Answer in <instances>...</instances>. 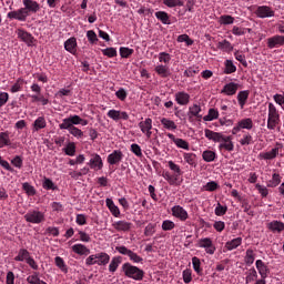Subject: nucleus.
<instances>
[{
	"mask_svg": "<svg viewBox=\"0 0 284 284\" xmlns=\"http://www.w3.org/2000/svg\"><path fill=\"white\" fill-rule=\"evenodd\" d=\"M30 257V252L26 248H21L18 255L14 257V261L23 262Z\"/></svg>",
	"mask_w": 284,
	"mask_h": 284,
	"instance_id": "79ce46f5",
	"label": "nucleus"
},
{
	"mask_svg": "<svg viewBox=\"0 0 284 284\" xmlns=\"http://www.w3.org/2000/svg\"><path fill=\"white\" fill-rule=\"evenodd\" d=\"M224 65V74H234V72H236V65H234V62H232V60H226Z\"/></svg>",
	"mask_w": 284,
	"mask_h": 284,
	"instance_id": "37998d69",
	"label": "nucleus"
},
{
	"mask_svg": "<svg viewBox=\"0 0 284 284\" xmlns=\"http://www.w3.org/2000/svg\"><path fill=\"white\" fill-rule=\"evenodd\" d=\"M220 23L221 26H232L234 23V17L227 14L221 16Z\"/></svg>",
	"mask_w": 284,
	"mask_h": 284,
	"instance_id": "5fc2aeb1",
	"label": "nucleus"
},
{
	"mask_svg": "<svg viewBox=\"0 0 284 284\" xmlns=\"http://www.w3.org/2000/svg\"><path fill=\"white\" fill-rule=\"evenodd\" d=\"M72 252H74V254H79V256H89L90 248L83 244H74L72 246Z\"/></svg>",
	"mask_w": 284,
	"mask_h": 284,
	"instance_id": "393cba45",
	"label": "nucleus"
},
{
	"mask_svg": "<svg viewBox=\"0 0 284 284\" xmlns=\"http://www.w3.org/2000/svg\"><path fill=\"white\" fill-rule=\"evenodd\" d=\"M48 125V122H45V118L39 116L33 122V132H39V130H43Z\"/></svg>",
	"mask_w": 284,
	"mask_h": 284,
	"instance_id": "7c9ffc66",
	"label": "nucleus"
},
{
	"mask_svg": "<svg viewBox=\"0 0 284 284\" xmlns=\"http://www.w3.org/2000/svg\"><path fill=\"white\" fill-rule=\"evenodd\" d=\"M217 49L222 50L223 52H232L234 50V47H232V43L227 40H223L217 43Z\"/></svg>",
	"mask_w": 284,
	"mask_h": 284,
	"instance_id": "c9c22d12",
	"label": "nucleus"
},
{
	"mask_svg": "<svg viewBox=\"0 0 284 284\" xmlns=\"http://www.w3.org/2000/svg\"><path fill=\"white\" fill-rule=\"evenodd\" d=\"M102 53L104 54V57H109V59H113V57H116V49L106 48L102 50Z\"/></svg>",
	"mask_w": 284,
	"mask_h": 284,
	"instance_id": "774afa93",
	"label": "nucleus"
},
{
	"mask_svg": "<svg viewBox=\"0 0 284 284\" xmlns=\"http://www.w3.org/2000/svg\"><path fill=\"white\" fill-rule=\"evenodd\" d=\"M174 97L178 105H187L190 103V95L185 91H179Z\"/></svg>",
	"mask_w": 284,
	"mask_h": 284,
	"instance_id": "5701e85b",
	"label": "nucleus"
},
{
	"mask_svg": "<svg viewBox=\"0 0 284 284\" xmlns=\"http://www.w3.org/2000/svg\"><path fill=\"white\" fill-rule=\"evenodd\" d=\"M183 282L184 283H192V270L186 268L182 273Z\"/></svg>",
	"mask_w": 284,
	"mask_h": 284,
	"instance_id": "338daca9",
	"label": "nucleus"
},
{
	"mask_svg": "<svg viewBox=\"0 0 284 284\" xmlns=\"http://www.w3.org/2000/svg\"><path fill=\"white\" fill-rule=\"evenodd\" d=\"M87 38L89 43L94 44L99 41V38L97 37V33L93 30H89L87 32Z\"/></svg>",
	"mask_w": 284,
	"mask_h": 284,
	"instance_id": "69168bd1",
	"label": "nucleus"
},
{
	"mask_svg": "<svg viewBox=\"0 0 284 284\" xmlns=\"http://www.w3.org/2000/svg\"><path fill=\"white\" fill-rule=\"evenodd\" d=\"M106 161L109 165H119L123 161V152L121 150H114L108 155Z\"/></svg>",
	"mask_w": 284,
	"mask_h": 284,
	"instance_id": "2eb2a0df",
	"label": "nucleus"
},
{
	"mask_svg": "<svg viewBox=\"0 0 284 284\" xmlns=\"http://www.w3.org/2000/svg\"><path fill=\"white\" fill-rule=\"evenodd\" d=\"M132 54H134V49H130L128 47L120 48V55L122 57V59H129L130 57H132Z\"/></svg>",
	"mask_w": 284,
	"mask_h": 284,
	"instance_id": "09e8293b",
	"label": "nucleus"
},
{
	"mask_svg": "<svg viewBox=\"0 0 284 284\" xmlns=\"http://www.w3.org/2000/svg\"><path fill=\"white\" fill-rule=\"evenodd\" d=\"M163 4L166 6V8H176V6L182 7L183 1L182 0H163Z\"/></svg>",
	"mask_w": 284,
	"mask_h": 284,
	"instance_id": "6e6d98bb",
	"label": "nucleus"
},
{
	"mask_svg": "<svg viewBox=\"0 0 284 284\" xmlns=\"http://www.w3.org/2000/svg\"><path fill=\"white\" fill-rule=\"evenodd\" d=\"M155 17L164 26H170V23H171L170 22V16L168 14V12H165V11H158V12H155Z\"/></svg>",
	"mask_w": 284,
	"mask_h": 284,
	"instance_id": "72a5a7b5",
	"label": "nucleus"
},
{
	"mask_svg": "<svg viewBox=\"0 0 284 284\" xmlns=\"http://www.w3.org/2000/svg\"><path fill=\"white\" fill-rule=\"evenodd\" d=\"M256 270L261 276V278H267L270 275V267L266 266L265 262L262 260H257L255 262Z\"/></svg>",
	"mask_w": 284,
	"mask_h": 284,
	"instance_id": "412c9836",
	"label": "nucleus"
},
{
	"mask_svg": "<svg viewBox=\"0 0 284 284\" xmlns=\"http://www.w3.org/2000/svg\"><path fill=\"white\" fill-rule=\"evenodd\" d=\"M106 207H109L111 214L115 216V219H119L121 216V211L119 210V206L114 204V201L112 199H106L105 200Z\"/></svg>",
	"mask_w": 284,
	"mask_h": 284,
	"instance_id": "c85d7f7f",
	"label": "nucleus"
},
{
	"mask_svg": "<svg viewBox=\"0 0 284 284\" xmlns=\"http://www.w3.org/2000/svg\"><path fill=\"white\" fill-rule=\"evenodd\" d=\"M252 128H254V121H252V118H245L236 123V125L232 129V134H236L242 130H252Z\"/></svg>",
	"mask_w": 284,
	"mask_h": 284,
	"instance_id": "0eeeda50",
	"label": "nucleus"
},
{
	"mask_svg": "<svg viewBox=\"0 0 284 284\" xmlns=\"http://www.w3.org/2000/svg\"><path fill=\"white\" fill-rule=\"evenodd\" d=\"M254 261H255L254 251L252 248L246 250V255L244 257V263H246L247 265H253Z\"/></svg>",
	"mask_w": 284,
	"mask_h": 284,
	"instance_id": "8fccbe9b",
	"label": "nucleus"
},
{
	"mask_svg": "<svg viewBox=\"0 0 284 284\" xmlns=\"http://www.w3.org/2000/svg\"><path fill=\"white\" fill-rule=\"evenodd\" d=\"M160 122L165 130H176V123L168 118H162Z\"/></svg>",
	"mask_w": 284,
	"mask_h": 284,
	"instance_id": "4c0bfd02",
	"label": "nucleus"
},
{
	"mask_svg": "<svg viewBox=\"0 0 284 284\" xmlns=\"http://www.w3.org/2000/svg\"><path fill=\"white\" fill-rule=\"evenodd\" d=\"M155 72L162 79H168V77H170L172 74V72H170V67L163 65V64H158L155 67Z\"/></svg>",
	"mask_w": 284,
	"mask_h": 284,
	"instance_id": "a878e982",
	"label": "nucleus"
},
{
	"mask_svg": "<svg viewBox=\"0 0 284 284\" xmlns=\"http://www.w3.org/2000/svg\"><path fill=\"white\" fill-rule=\"evenodd\" d=\"M74 125H88V120H84L77 114L70 115L69 118L62 120L59 128H74Z\"/></svg>",
	"mask_w": 284,
	"mask_h": 284,
	"instance_id": "7ed1b4c3",
	"label": "nucleus"
},
{
	"mask_svg": "<svg viewBox=\"0 0 284 284\" xmlns=\"http://www.w3.org/2000/svg\"><path fill=\"white\" fill-rule=\"evenodd\" d=\"M281 150H283V144L276 143L275 148H273L271 151L261 152L257 155V159H260V161H272L278 156V152H281Z\"/></svg>",
	"mask_w": 284,
	"mask_h": 284,
	"instance_id": "39448f33",
	"label": "nucleus"
},
{
	"mask_svg": "<svg viewBox=\"0 0 284 284\" xmlns=\"http://www.w3.org/2000/svg\"><path fill=\"white\" fill-rule=\"evenodd\" d=\"M120 263H121V256L112 257V260H111V262L109 264V272L114 274V272H116V270H119Z\"/></svg>",
	"mask_w": 284,
	"mask_h": 284,
	"instance_id": "f704fd0d",
	"label": "nucleus"
},
{
	"mask_svg": "<svg viewBox=\"0 0 284 284\" xmlns=\"http://www.w3.org/2000/svg\"><path fill=\"white\" fill-rule=\"evenodd\" d=\"M252 143H254V141L250 133L244 134L240 140V145H252Z\"/></svg>",
	"mask_w": 284,
	"mask_h": 284,
	"instance_id": "13d9d810",
	"label": "nucleus"
},
{
	"mask_svg": "<svg viewBox=\"0 0 284 284\" xmlns=\"http://www.w3.org/2000/svg\"><path fill=\"white\" fill-rule=\"evenodd\" d=\"M242 244H243V237H235L225 243V248L229 252H232V250H236V247H241Z\"/></svg>",
	"mask_w": 284,
	"mask_h": 284,
	"instance_id": "bb28decb",
	"label": "nucleus"
},
{
	"mask_svg": "<svg viewBox=\"0 0 284 284\" xmlns=\"http://www.w3.org/2000/svg\"><path fill=\"white\" fill-rule=\"evenodd\" d=\"M63 150L67 156H74V154H77V144H74V142H69Z\"/></svg>",
	"mask_w": 284,
	"mask_h": 284,
	"instance_id": "c03bdc74",
	"label": "nucleus"
},
{
	"mask_svg": "<svg viewBox=\"0 0 284 284\" xmlns=\"http://www.w3.org/2000/svg\"><path fill=\"white\" fill-rule=\"evenodd\" d=\"M106 116H109V119H112V121H128V119H130L128 112L114 109L109 110Z\"/></svg>",
	"mask_w": 284,
	"mask_h": 284,
	"instance_id": "9d476101",
	"label": "nucleus"
},
{
	"mask_svg": "<svg viewBox=\"0 0 284 284\" xmlns=\"http://www.w3.org/2000/svg\"><path fill=\"white\" fill-rule=\"evenodd\" d=\"M112 227H114L116 232H130V230H132V222L125 220L116 221L112 224Z\"/></svg>",
	"mask_w": 284,
	"mask_h": 284,
	"instance_id": "6ab92c4d",
	"label": "nucleus"
},
{
	"mask_svg": "<svg viewBox=\"0 0 284 284\" xmlns=\"http://www.w3.org/2000/svg\"><path fill=\"white\" fill-rule=\"evenodd\" d=\"M23 79L19 78L16 83L11 87L10 92H12L13 94L16 92H21V89L23 88Z\"/></svg>",
	"mask_w": 284,
	"mask_h": 284,
	"instance_id": "864d4df0",
	"label": "nucleus"
},
{
	"mask_svg": "<svg viewBox=\"0 0 284 284\" xmlns=\"http://www.w3.org/2000/svg\"><path fill=\"white\" fill-rule=\"evenodd\" d=\"M163 179L168 181L169 185H176V181H179V178L175 174H172L170 172H163L162 173Z\"/></svg>",
	"mask_w": 284,
	"mask_h": 284,
	"instance_id": "58836bf2",
	"label": "nucleus"
},
{
	"mask_svg": "<svg viewBox=\"0 0 284 284\" xmlns=\"http://www.w3.org/2000/svg\"><path fill=\"white\" fill-rule=\"evenodd\" d=\"M64 50L74 54L77 52V38H70L64 42Z\"/></svg>",
	"mask_w": 284,
	"mask_h": 284,
	"instance_id": "c756f323",
	"label": "nucleus"
},
{
	"mask_svg": "<svg viewBox=\"0 0 284 284\" xmlns=\"http://www.w3.org/2000/svg\"><path fill=\"white\" fill-rule=\"evenodd\" d=\"M237 90H239V83L230 82L223 87L221 94H226V97H234Z\"/></svg>",
	"mask_w": 284,
	"mask_h": 284,
	"instance_id": "4be33fe9",
	"label": "nucleus"
},
{
	"mask_svg": "<svg viewBox=\"0 0 284 284\" xmlns=\"http://www.w3.org/2000/svg\"><path fill=\"white\" fill-rule=\"evenodd\" d=\"M281 123V114L274 103H268L267 130H276V125Z\"/></svg>",
	"mask_w": 284,
	"mask_h": 284,
	"instance_id": "f03ea898",
	"label": "nucleus"
},
{
	"mask_svg": "<svg viewBox=\"0 0 284 284\" xmlns=\"http://www.w3.org/2000/svg\"><path fill=\"white\" fill-rule=\"evenodd\" d=\"M11 144L12 142H10V132L8 131L0 132V149Z\"/></svg>",
	"mask_w": 284,
	"mask_h": 284,
	"instance_id": "2f4dec72",
	"label": "nucleus"
},
{
	"mask_svg": "<svg viewBox=\"0 0 284 284\" xmlns=\"http://www.w3.org/2000/svg\"><path fill=\"white\" fill-rule=\"evenodd\" d=\"M192 265H193V270L194 272H196V274L201 275L203 274V268H201V260L196 256L192 257Z\"/></svg>",
	"mask_w": 284,
	"mask_h": 284,
	"instance_id": "de8ad7c7",
	"label": "nucleus"
},
{
	"mask_svg": "<svg viewBox=\"0 0 284 284\" xmlns=\"http://www.w3.org/2000/svg\"><path fill=\"white\" fill-rule=\"evenodd\" d=\"M17 36H18V39L23 41V43H26L29 47L32 45V43H34V37L31 36L30 32H28L23 29H18L17 30Z\"/></svg>",
	"mask_w": 284,
	"mask_h": 284,
	"instance_id": "dca6fc26",
	"label": "nucleus"
},
{
	"mask_svg": "<svg viewBox=\"0 0 284 284\" xmlns=\"http://www.w3.org/2000/svg\"><path fill=\"white\" fill-rule=\"evenodd\" d=\"M87 165H89L91 170H94V172H99V170H103V159H101L99 153H92Z\"/></svg>",
	"mask_w": 284,
	"mask_h": 284,
	"instance_id": "6e6552de",
	"label": "nucleus"
},
{
	"mask_svg": "<svg viewBox=\"0 0 284 284\" xmlns=\"http://www.w3.org/2000/svg\"><path fill=\"white\" fill-rule=\"evenodd\" d=\"M266 227L270 232H273V234H281V232H284V223L277 220L270 222Z\"/></svg>",
	"mask_w": 284,
	"mask_h": 284,
	"instance_id": "aec40b11",
	"label": "nucleus"
},
{
	"mask_svg": "<svg viewBox=\"0 0 284 284\" xmlns=\"http://www.w3.org/2000/svg\"><path fill=\"white\" fill-rule=\"evenodd\" d=\"M175 224L174 222L170 221V220H165L162 222V230L164 232H170L171 230H174Z\"/></svg>",
	"mask_w": 284,
	"mask_h": 284,
	"instance_id": "e2e57ef3",
	"label": "nucleus"
},
{
	"mask_svg": "<svg viewBox=\"0 0 284 284\" xmlns=\"http://www.w3.org/2000/svg\"><path fill=\"white\" fill-rule=\"evenodd\" d=\"M139 128L146 139H152V119L146 118L144 121L139 122Z\"/></svg>",
	"mask_w": 284,
	"mask_h": 284,
	"instance_id": "f8f14e48",
	"label": "nucleus"
},
{
	"mask_svg": "<svg viewBox=\"0 0 284 284\" xmlns=\"http://www.w3.org/2000/svg\"><path fill=\"white\" fill-rule=\"evenodd\" d=\"M277 185H281V174L274 173L272 175L271 181L268 182V187H276Z\"/></svg>",
	"mask_w": 284,
	"mask_h": 284,
	"instance_id": "603ef678",
	"label": "nucleus"
},
{
	"mask_svg": "<svg viewBox=\"0 0 284 284\" xmlns=\"http://www.w3.org/2000/svg\"><path fill=\"white\" fill-rule=\"evenodd\" d=\"M22 3L24 6L23 9L27 11V14H30V12L32 14H37V12L41 10V6L34 0H23Z\"/></svg>",
	"mask_w": 284,
	"mask_h": 284,
	"instance_id": "4468645a",
	"label": "nucleus"
},
{
	"mask_svg": "<svg viewBox=\"0 0 284 284\" xmlns=\"http://www.w3.org/2000/svg\"><path fill=\"white\" fill-rule=\"evenodd\" d=\"M8 19H16V21H26L29 17L28 11L24 8H20L16 11H10L7 14Z\"/></svg>",
	"mask_w": 284,
	"mask_h": 284,
	"instance_id": "ddd939ff",
	"label": "nucleus"
},
{
	"mask_svg": "<svg viewBox=\"0 0 284 284\" xmlns=\"http://www.w3.org/2000/svg\"><path fill=\"white\" fill-rule=\"evenodd\" d=\"M189 114L191 116H196L197 119H201V105L199 104H193L192 106L189 108Z\"/></svg>",
	"mask_w": 284,
	"mask_h": 284,
	"instance_id": "49530a36",
	"label": "nucleus"
},
{
	"mask_svg": "<svg viewBox=\"0 0 284 284\" xmlns=\"http://www.w3.org/2000/svg\"><path fill=\"white\" fill-rule=\"evenodd\" d=\"M204 190L205 192H216V190H219V183L211 181L204 185Z\"/></svg>",
	"mask_w": 284,
	"mask_h": 284,
	"instance_id": "052dcab7",
	"label": "nucleus"
},
{
	"mask_svg": "<svg viewBox=\"0 0 284 284\" xmlns=\"http://www.w3.org/2000/svg\"><path fill=\"white\" fill-rule=\"evenodd\" d=\"M247 99H250L248 90L240 91L237 93V102H239L241 110H243V108H245V103H247Z\"/></svg>",
	"mask_w": 284,
	"mask_h": 284,
	"instance_id": "cd10ccee",
	"label": "nucleus"
},
{
	"mask_svg": "<svg viewBox=\"0 0 284 284\" xmlns=\"http://www.w3.org/2000/svg\"><path fill=\"white\" fill-rule=\"evenodd\" d=\"M122 272L128 278H133V281H141L145 276V272L138 266L130 263H124L122 265Z\"/></svg>",
	"mask_w": 284,
	"mask_h": 284,
	"instance_id": "f257e3e1",
	"label": "nucleus"
},
{
	"mask_svg": "<svg viewBox=\"0 0 284 284\" xmlns=\"http://www.w3.org/2000/svg\"><path fill=\"white\" fill-rule=\"evenodd\" d=\"M95 262L100 267L108 265L110 263V254L105 252L95 253Z\"/></svg>",
	"mask_w": 284,
	"mask_h": 284,
	"instance_id": "b1692460",
	"label": "nucleus"
},
{
	"mask_svg": "<svg viewBox=\"0 0 284 284\" xmlns=\"http://www.w3.org/2000/svg\"><path fill=\"white\" fill-rule=\"evenodd\" d=\"M29 284H40L42 281L39 278V273H33L27 277Z\"/></svg>",
	"mask_w": 284,
	"mask_h": 284,
	"instance_id": "0e129e2a",
	"label": "nucleus"
},
{
	"mask_svg": "<svg viewBox=\"0 0 284 284\" xmlns=\"http://www.w3.org/2000/svg\"><path fill=\"white\" fill-rule=\"evenodd\" d=\"M255 14L258 17V19H270L274 17L275 12L272 10V7L260 6L257 7Z\"/></svg>",
	"mask_w": 284,
	"mask_h": 284,
	"instance_id": "9b49d317",
	"label": "nucleus"
},
{
	"mask_svg": "<svg viewBox=\"0 0 284 284\" xmlns=\"http://www.w3.org/2000/svg\"><path fill=\"white\" fill-rule=\"evenodd\" d=\"M169 168L170 170H172V172H174L175 176H181V166H179L176 163H174V161H169Z\"/></svg>",
	"mask_w": 284,
	"mask_h": 284,
	"instance_id": "4d7b16f0",
	"label": "nucleus"
},
{
	"mask_svg": "<svg viewBox=\"0 0 284 284\" xmlns=\"http://www.w3.org/2000/svg\"><path fill=\"white\" fill-rule=\"evenodd\" d=\"M183 159L185 163H187L189 165H192L193 168H196V154L183 153Z\"/></svg>",
	"mask_w": 284,
	"mask_h": 284,
	"instance_id": "e433bc0d",
	"label": "nucleus"
},
{
	"mask_svg": "<svg viewBox=\"0 0 284 284\" xmlns=\"http://www.w3.org/2000/svg\"><path fill=\"white\" fill-rule=\"evenodd\" d=\"M24 220L27 221V223H33V225H39L40 223H43V221H45V213L39 210H32L24 215Z\"/></svg>",
	"mask_w": 284,
	"mask_h": 284,
	"instance_id": "20e7f679",
	"label": "nucleus"
},
{
	"mask_svg": "<svg viewBox=\"0 0 284 284\" xmlns=\"http://www.w3.org/2000/svg\"><path fill=\"white\" fill-rule=\"evenodd\" d=\"M60 130H68V132L75 139H83V131L77 126L60 128Z\"/></svg>",
	"mask_w": 284,
	"mask_h": 284,
	"instance_id": "473e14b6",
	"label": "nucleus"
},
{
	"mask_svg": "<svg viewBox=\"0 0 284 284\" xmlns=\"http://www.w3.org/2000/svg\"><path fill=\"white\" fill-rule=\"evenodd\" d=\"M171 212L175 219H179L180 221H187L189 215L187 211L183 209L181 205H175L171 209Z\"/></svg>",
	"mask_w": 284,
	"mask_h": 284,
	"instance_id": "f3484780",
	"label": "nucleus"
},
{
	"mask_svg": "<svg viewBox=\"0 0 284 284\" xmlns=\"http://www.w3.org/2000/svg\"><path fill=\"white\" fill-rule=\"evenodd\" d=\"M54 263H55L57 267H59V270H61V272H63L64 274H68V265H65V261H63V257L57 256L54 258Z\"/></svg>",
	"mask_w": 284,
	"mask_h": 284,
	"instance_id": "ea45409f",
	"label": "nucleus"
},
{
	"mask_svg": "<svg viewBox=\"0 0 284 284\" xmlns=\"http://www.w3.org/2000/svg\"><path fill=\"white\" fill-rule=\"evenodd\" d=\"M197 247H202L203 250H205L206 254L211 255L216 252V246H214V243L210 237L200 239L197 241Z\"/></svg>",
	"mask_w": 284,
	"mask_h": 284,
	"instance_id": "1a4fd4ad",
	"label": "nucleus"
},
{
	"mask_svg": "<svg viewBox=\"0 0 284 284\" xmlns=\"http://www.w3.org/2000/svg\"><path fill=\"white\" fill-rule=\"evenodd\" d=\"M42 187L44 190H57V185L54 184V182H52V180L45 178L43 183H42Z\"/></svg>",
	"mask_w": 284,
	"mask_h": 284,
	"instance_id": "680f3d73",
	"label": "nucleus"
},
{
	"mask_svg": "<svg viewBox=\"0 0 284 284\" xmlns=\"http://www.w3.org/2000/svg\"><path fill=\"white\" fill-rule=\"evenodd\" d=\"M116 252H119V254H122L123 256H129L130 261H132L133 263H143V257H141L139 254L134 253V251L129 250L125 246H116L115 247Z\"/></svg>",
	"mask_w": 284,
	"mask_h": 284,
	"instance_id": "423d86ee",
	"label": "nucleus"
},
{
	"mask_svg": "<svg viewBox=\"0 0 284 284\" xmlns=\"http://www.w3.org/2000/svg\"><path fill=\"white\" fill-rule=\"evenodd\" d=\"M266 41L267 48H270V50H274V48H280L281 45H284V36H273Z\"/></svg>",
	"mask_w": 284,
	"mask_h": 284,
	"instance_id": "a211bd4d",
	"label": "nucleus"
},
{
	"mask_svg": "<svg viewBox=\"0 0 284 284\" xmlns=\"http://www.w3.org/2000/svg\"><path fill=\"white\" fill-rule=\"evenodd\" d=\"M176 148H181L182 150H190V143L181 138L175 140Z\"/></svg>",
	"mask_w": 284,
	"mask_h": 284,
	"instance_id": "bf43d9fd",
	"label": "nucleus"
},
{
	"mask_svg": "<svg viewBox=\"0 0 284 284\" xmlns=\"http://www.w3.org/2000/svg\"><path fill=\"white\" fill-rule=\"evenodd\" d=\"M203 161L206 163H212L216 159V153L214 151L206 150L202 153Z\"/></svg>",
	"mask_w": 284,
	"mask_h": 284,
	"instance_id": "a19ab883",
	"label": "nucleus"
},
{
	"mask_svg": "<svg viewBox=\"0 0 284 284\" xmlns=\"http://www.w3.org/2000/svg\"><path fill=\"white\" fill-rule=\"evenodd\" d=\"M215 119H219V110L216 109H210L209 113L203 116V121H214Z\"/></svg>",
	"mask_w": 284,
	"mask_h": 284,
	"instance_id": "a18cd8bd",
	"label": "nucleus"
},
{
	"mask_svg": "<svg viewBox=\"0 0 284 284\" xmlns=\"http://www.w3.org/2000/svg\"><path fill=\"white\" fill-rule=\"evenodd\" d=\"M22 190L26 191V194H28V196H34V194H37V190L34 189V186H32L30 183L24 182L22 184Z\"/></svg>",
	"mask_w": 284,
	"mask_h": 284,
	"instance_id": "3c124183",
	"label": "nucleus"
}]
</instances>
